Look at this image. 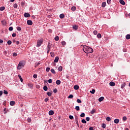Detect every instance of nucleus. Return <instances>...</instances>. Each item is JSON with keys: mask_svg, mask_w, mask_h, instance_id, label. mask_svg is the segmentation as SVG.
Here are the masks:
<instances>
[{"mask_svg": "<svg viewBox=\"0 0 130 130\" xmlns=\"http://www.w3.org/2000/svg\"><path fill=\"white\" fill-rule=\"evenodd\" d=\"M24 66H25V61H21L17 66V70H21L22 69L21 67H24Z\"/></svg>", "mask_w": 130, "mask_h": 130, "instance_id": "nucleus-2", "label": "nucleus"}, {"mask_svg": "<svg viewBox=\"0 0 130 130\" xmlns=\"http://www.w3.org/2000/svg\"><path fill=\"white\" fill-rule=\"evenodd\" d=\"M13 7L15 8V9H17L18 8V4H15L13 5Z\"/></svg>", "mask_w": 130, "mask_h": 130, "instance_id": "nucleus-42", "label": "nucleus"}, {"mask_svg": "<svg viewBox=\"0 0 130 130\" xmlns=\"http://www.w3.org/2000/svg\"><path fill=\"white\" fill-rule=\"evenodd\" d=\"M75 109L76 110H77V111H79L80 110V107L79 106H76L75 107Z\"/></svg>", "mask_w": 130, "mask_h": 130, "instance_id": "nucleus-27", "label": "nucleus"}, {"mask_svg": "<svg viewBox=\"0 0 130 130\" xmlns=\"http://www.w3.org/2000/svg\"><path fill=\"white\" fill-rule=\"evenodd\" d=\"M114 123H118L119 122V119H115L114 120Z\"/></svg>", "mask_w": 130, "mask_h": 130, "instance_id": "nucleus-12", "label": "nucleus"}, {"mask_svg": "<svg viewBox=\"0 0 130 130\" xmlns=\"http://www.w3.org/2000/svg\"><path fill=\"white\" fill-rule=\"evenodd\" d=\"M27 86H28L29 88H33V85L31 84V83H28Z\"/></svg>", "mask_w": 130, "mask_h": 130, "instance_id": "nucleus-33", "label": "nucleus"}, {"mask_svg": "<svg viewBox=\"0 0 130 130\" xmlns=\"http://www.w3.org/2000/svg\"><path fill=\"white\" fill-rule=\"evenodd\" d=\"M53 114H54V112L53 110H50L49 111V115H53Z\"/></svg>", "mask_w": 130, "mask_h": 130, "instance_id": "nucleus-10", "label": "nucleus"}, {"mask_svg": "<svg viewBox=\"0 0 130 130\" xmlns=\"http://www.w3.org/2000/svg\"><path fill=\"white\" fill-rule=\"evenodd\" d=\"M69 118L70 119H74V116L70 115Z\"/></svg>", "mask_w": 130, "mask_h": 130, "instance_id": "nucleus-55", "label": "nucleus"}, {"mask_svg": "<svg viewBox=\"0 0 130 130\" xmlns=\"http://www.w3.org/2000/svg\"><path fill=\"white\" fill-rule=\"evenodd\" d=\"M18 78L20 79L21 83H23L24 82V80H23V78H22V76H21V75H18Z\"/></svg>", "mask_w": 130, "mask_h": 130, "instance_id": "nucleus-14", "label": "nucleus"}, {"mask_svg": "<svg viewBox=\"0 0 130 130\" xmlns=\"http://www.w3.org/2000/svg\"><path fill=\"white\" fill-rule=\"evenodd\" d=\"M27 25H29L30 26H32V25H33V22L32 21V20H27Z\"/></svg>", "mask_w": 130, "mask_h": 130, "instance_id": "nucleus-5", "label": "nucleus"}, {"mask_svg": "<svg viewBox=\"0 0 130 130\" xmlns=\"http://www.w3.org/2000/svg\"><path fill=\"white\" fill-rule=\"evenodd\" d=\"M43 90L44 91H47L48 90V88L46 86H44L43 87Z\"/></svg>", "mask_w": 130, "mask_h": 130, "instance_id": "nucleus-20", "label": "nucleus"}, {"mask_svg": "<svg viewBox=\"0 0 130 130\" xmlns=\"http://www.w3.org/2000/svg\"><path fill=\"white\" fill-rule=\"evenodd\" d=\"M81 122L82 123H87V121H86V120H85V119H83L82 120H81Z\"/></svg>", "mask_w": 130, "mask_h": 130, "instance_id": "nucleus-29", "label": "nucleus"}, {"mask_svg": "<svg viewBox=\"0 0 130 130\" xmlns=\"http://www.w3.org/2000/svg\"><path fill=\"white\" fill-rule=\"evenodd\" d=\"M13 29H14V28H13V26H10V27L9 28V31H13Z\"/></svg>", "mask_w": 130, "mask_h": 130, "instance_id": "nucleus-43", "label": "nucleus"}, {"mask_svg": "<svg viewBox=\"0 0 130 130\" xmlns=\"http://www.w3.org/2000/svg\"><path fill=\"white\" fill-rule=\"evenodd\" d=\"M124 87H125V83L121 84V89H123Z\"/></svg>", "mask_w": 130, "mask_h": 130, "instance_id": "nucleus-36", "label": "nucleus"}, {"mask_svg": "<svg viewBox=\"0 0 130 130\" xmlns=\"http://www.w3.org/2000/svg\"><path fill=\"white\" fill-rule=\"evenodd\" d=\"M102 127H103V128H105V127H106V124L105 123H103L102 125Z\"/></svg>", "mask_w": 130, "mask_h": 130, "instance_id": "nucleus-38", "label": "nucleus"}, {"mask_svg": "<svg viewBox=\"0 0 130 130\" xmlns=\"http://www.w3.org/2000/svg\"><path fill=\"white\" fill-rule=\"evenodd\" d=\"M77 103H82V101H81V100H80V99H77Z\"/></svg>", "mask_w": 130, "mask_h": 130, "instance_id": "nucleus-47", "label": "nucleus"}, {"mask_svg": "<svg viewBox=\"0 0 130 130\" xmlns=\"http://www.w3.org/2000/svg\"><path fill=\"white\" fill-rule=\"evenodd\" d=\"M16 29L17 31H21V30H22V28L20 26H17L16 27Z\"/></svg>", "mask_w": 130, "mask_h": 130, "instance_id": "nucleus-30", "label": "nucleus"}, {"mask_svg": "<svg viewBox=\"0 0 130 130\" xmlns=\"http://www.w3.org/2000/svg\"><path fill=\"white\" fill-rule=\"evenodd\" d=\"M17 53H13V56L15 57V56H17Z\"/></svg>", "mask_w": 130, "mask_h": 130, "instance_id": "nucleus-59", "label": "nucleus"}, {"mask_svg": "<svg viewBox=\"0 0 130 130\" xmlns=\"http://www.w3.org/2000/svg\"><path fill=\"white\" fill-rule=\"evenodd\" d=\"M102 8H105V7H106V2H103L102 4Z\"/></svg>", "mask_w": 130, "mask_h": 130, "instance_id": "nucleus-16", "label": "nucleus"}, {"mask_svg": "<svg viewBox=\"0 0 130 130\" xmlns=\"http://www.w3.org/2000/svg\"><path fill=\"white\" fill-rule=\"evenodd\" d=\"M107 3L108 5H111V0H107Z\"/></svg>", "mask_w": 130, "mask_h": 130, "instance_id": "nucleus-40", "label": "nucleus"}, {"mask_svg": "<svg viewBox=\"0 0 130 130\" xmlns=\"http://www.w3.org/2000/svg\"><path fill=\"white\" fill-rule=\"evenodd\" d=\"M10 105L11 106H14V105H15V101H11L10 102Z\"/></svg>", "mask_w": 130, "mask_h": 130, "instance_id": "nucleus-15", "label": "nucleus"}, {"mask_svg": "<svg viewBox=\"0 0 130 130\" xmlns=\"http://www.w3.org/2000/svg\"><path fill=\"white\" fill-rule=\"evenodd\" d=\"M75 120H78V117L77 115L75 116Z\"/></svg>", "mask_w": 130, "mask_h": 130, "instance_id": "nucleus-62", "label": "nucleus"}, {"mask_svg": "<svg viewBox=\"0 0 130 130\" xmlns=\"http://www.w3.org/2000/svg\"><path fill=\"white\" fill-rule=\"evenodd\" d=\"M68 98H71L72 99V98H74V95L73 94H70L69 95Z\"/></svg>", "mask_w": 130, "mask_h": 130, "instance_id": "nucleus-44", "label": "nucleus"}, {"mask_svg": "<svg viewBox=\"0 0 130 130\" xmlns=\"http://www.w3.org/2000/svg\"><path fill=\"white\" fill-rule=\"evenodd\" d=\"M106 120H107V121H110L111 120V118H110V117H107Z\"/></svg>", "mask_w": 130, "mask_h": 130, "instance_id": "nucleus-34", "label": "nucleus"}, {"mask_svg": "<svg viewBox=\"0 0 130 130\" xmlns=\"http://www.w3.org/2000/svg\"><path fill=\"white\" fill-rule=\"evenodd\" d=\"M54 40L55 41H58V40H59V37L58 36H56Z\"/></svg>", "mask_w": 130, "mask_h": 130, "instance_id": "nucleus-21", "label": "nucleus"}, {"mask_svg": "<svg viewBox=\"0 0 130 130\" xmlns=\"http://www.w3.org/2000/svg\"><path fill=\"white\" fill-rule=\"evenodd\" d=\"M4 94H5V95H8V91L4 90L3 92Z\"/></svg>", "mask_w": 130, "mask_h": 130, "instance_id": "nucleus-48", "label": "nucleus"}, {"mask_svg": "<svg viewBox=\"0 0 130 130\" xmlns=\"http://www.w3.org/2000/svg\"><path fill=\"white\" fill-rule=\"evenodd\" d=\"M103 100H104V97H103V96H101L99 99V102H102V101H103Z\"/></svg>", "mask_w": 130, "mask_h": 130, "instance_id": "nucleus-11", "label": "nucleus"}, {"mask_svg": "<svg viewBox=\"0 0 130 130\" xmlns=\"http://www.w3.org/2000/svg\"><path fill=\"white\" fill-rule=\"evenodd\" d=\"M43 43V39H41L40 40H38L37 44V47H40L41 45Z\"/></svg>", "mask_w": 130, "mask_h": 130, "instance_id": "nucleus-3", "label": "nucleus"}, {"mask_svg": "<svg viewBox=\"0 0 130 130\" xmlns=\"http://www.w3.org/2000/svg\"><path fill=\"white\" fill-rule=\"evenodd\" d=\"M91 114H94V113H95V111L94 110V109H92L90 112Z\"/></svg>", "mask_w": 130, "mask_h": 130, "instance_id": "nucleus-53", "label": "nucleus"}, {"mask_svg": "<svg viewBox=\"0 0 130 130\" xmlns=\"http://www.w3.org/2000/svg\"><path fill=\"white\" fill-rule=\"evenodd\" d=\"M53 92H54V93H57V89L55 88V89L53 90Z\"/></svg>", "mask_w": 130, "mask_h": 130, "instance_id": "nucleus-57", "label": "nucleus"}, {"mask_svg": "<svg viewBox=\"0 0 130 130\" xmlns=\"http://www.w3.org/2000/svg\"><path fill=\"white\" fill-rule=\"evenodd\" d=\"M58 60H59V57H58V56H56L54 60V62H58Z\"/></svg>", "mask_w": 130, "mask_h": 130, "instance_id": "nucleus-8", "label": "nucleus"}, {"mask_svg": "<svg viewBox=\"0 0 130 130\" xmlns=\"http://www.w3.org/2000/svg\"><path fill=\"white\" fill-rule=\"evenodd\" d=\"M27 121H28V122H31V118H28L27 119Z\"/></svg>", "mask_w": 130, "mask_h": 130, "instance_id": "nucleus-52", "label": "nucleus"}, {"mask_svg": "<svg viewBox=\"0 0 130 130\" xmlns=\"http://www.w3.org/2000/svg\"><path fill=\"white\" fill-rule=\"evenodd\" d=\"M49 71H50V68H49V67L47 68L46 69V71L47 73H48V72H49Z\"/></svg>", "mask_w": 130, "mask_h": 130, "instance_id": "nucleus-45", "label": "nucleus"}, {"mask_svg": "<svg viewBox=\"0 0 130 130\" xmlns=\"http://www.w3.org/2000/svg\"><path fill=\"white\" fill-rule=\"evenodd\" d=\"M61 44H62V46H64V45H66V44H67V43H66V41H63L61 42Z\"/></svg>", "mask_w": 130, "mask_h": 130, "instance_id": "nucleus-28", "label": "nucleus"}, {"mask_svg": "<svg viewBox=\"0 0 130 130\" xmlns=\"http://www.w3.org/2000/svg\"><path fill=\"white\" fill-rule=\"evenodd\" d=\"M51 72L52 74H56L55 71L53 69H51Z\"/></svg>", "mask_w": 130, "mask_h": 130, "instance_id": "nucleus-31", "label": "nucleus"}, {"mask_svg": "<svg viewBox=\"0 0 130 130\" xmlns=\"http://www.w3.org/2000/svg\"><path fill=\"white\" fill-rule=\"evenodd\" d=\"M85 113H82L80 114V117H85Z\"/></svg>", "mask_w": 130, "mask_h": 130, "instance_id": "nucleus-39", "label": "nucleus"}, {"mask_svg": "<svg viewBox=\"0 0 130 130\" xmlns=\"http://www.w3.org/2000/svg\"><path fill=\"white\" fill-rule=\"evenodd\" d=\"M48 82L49 84H51V83H52V79H50L48 80Z\"/></svg>", "mask_w": 130, "mask_h": 130, "instance_id": "nucleus-46", "label": "nucleus"}, {"mask_svg": "<svg viewBox=\"0 0 130 130\" xmlns=\"http://www.w3.org/2000/svg\"><path fill=\"white\" fill-rule=\"evenodd\" d=\"M58 71H59V72H61L62 71V66H59L58 68Z\"/></svg>", "mask_w": 130, "mask_h": 130, "instance_id": "nucleus-18", "label": "nucleus"}, {"mask_svg": "<svg viewBox=\"0 0 130 130\" xmlns=\"http://www.w3.org/2000/svg\"><path fill=\"white\" fill-rule=\"evenodd\" d=\"M50 55L52 57H54V52H50Z\"/></svg>", "mask_w": 130, "mask_h": 130, "instance_id": "nucleus-32", "label": "nucleus"}, {"mask_svg": "<svg viewBox=\"0 0 130 130\" xmlns=\"http://www.w3.org/2000/svg\"><path fill=\"white\" fill-rule=\"evenodd\" d=\"M86 121H90V118L89 117H86Z\"/></svg>", "mask_w": 130, "mask_h": 130, "instance_id": "nucleus-54", "label": "nucleus"}, {"mask_svg": "<svg viewBox=\"0 0 130 130\" xmlns=\"http://www.w3.org/2000/svg\"><path fill=\"white\" fill-rule=\"evenodd\" d=\"M74 90H79V85H74Z\"/></svg>", "mask_w": 130, "mask_h": 130, "instance_id": "nucleus-13", "label": "nucleus"}, {"mask_svg": "<svg viewBox=\"0 0 130 130\" xmlns=\"http://www.w3.org/2000/svg\"><path fill=\"white\" fill-rule=\"evenodd\" d=\"M73 29H74L75 30H78V26L77 25H74L73 26Z\"/></svg>", "mask_w": 130, "mask_h": 130, "instance_id": "nucleus-35", "label": "nucleus"}, {"mask_svg": "<svg viewBox=\"0 0 130 130\" xmlns=\"http://www.w3.org/2000/svg\"><path fill=\"white\" fill-rule=\"evenodd\" d=\"M126 39H127V40H128L130 39V35L128 34L126 36Z\"/></svg>", "mask_w": 130, "mask_h": 130, "instance_id": "nucleus-22", "label": "nucleus"}, {"mask_svg": "<svg viewBox=\"0 0 130 130\" xmlns=\"http://www.w3.org/2000/svg\"><path fill=\"white\" fill-rule=\"evenodd\" d=\"M21 6H25V3L24 2H21Z\"/></svg>", "mask_w": 130, "mask_h": 130, "instance_id": "nucleus-63", "label": "nucleus"}, {"mask_svg": "<svg viewBox=\"0 0 130 130\" xmlns=\"http://www.w3.org/2000/svg\"><path fill=\"white\" fill-rule=\"evenodd\" d=\"M48 100H49V99L47 98L45 99L44 101H45V102H47L48 101Z\"/></svg>", "mask_w": 130, "mask_h": 130, "instance_id": "nucleus-58", "label": "nucleus"}, {"mask_svg": "<svg viewBox=\"0 0 130 130\" xmlns=\"http://www.w3.org/2000/svg\"><path fill=\"white\" fill-rule=\"evenodd\" d=\"M47 95H48L49 96V97H50L51 96V95H52V93L49 91H48V92H47Z\"/></svg>", "mask_w": 130, "mask_h": 130, "instance_id": "nucleus-25", "label": "nucleus"}, {"mask_svg": "<svg viewBox=\"0 0 130 130\" xmlns=\"http://www.w3.org/2000/svg\"><path fill=\"white\" fill-rule=\"evenodd\" d=\"M16 36H17V34L13 32L12 34V37H16Z\"/></svg>", "mask_w": 130, "mask_h": 130, "instance_id": "nucleus-49", "label": "nucleus"}, {"mask_svg": "<svg viewBox=\"0 0 130 130\" xmlns=\"http://www.w3.org/2000/svg\"><path fill=\"white\" fill-rule=\"evenodd\" d=\"M3 91L1 90L0 91V96H2V95H3Z\"/></svg>", "mask_w": 130, "mask_h": 130, "instance_id": "nucleus-64", "label": "nucleus"}, {"mask_svg": "<svg viewBox=\"0 0 130 130\" xmlns=\"http://www.w3.org/2000/svg\"><path fill=\"white\" fill-rule=\"evenodd\" d=\"M59 18L60 19H63V18H64V14H60Z\"/></svg>", "mask_w": 130, "mask_h": 130, "instance_id": "nucleus-17", "label": "nucleus"}, {"mask_svg": "<svg viewBox=\"0 0 130 130\" xmlns=\"http://www.w3.org/2000/svg\"><path fill=\"white\" fill-rule=\"evenodd\" d=\"M7 44H8V45H11V44H12V41H11V40L8 41Z\"/></svg>", "mask_w": 130, "mask_h": 130, "instance_id": "nucleus-37", "label": "nucleus"}, {"mask_svg": "<svg viewBox=\"0 0 130 130\" xmlns=\"http://www.w3.org/2000/svg\"><path fill=\"white\" fill-rule=\"evenodd\" d=\"M33 78L34 79H37V74H34Z\"/></svg>", "mask_w": 130, "mask_h": 130, "instance_id": "nucleus-51", "label": "nucleus"}, {"mask_svg": "<svg viewBox=\"0 0 130 130\" xmlns=\"http://www.w3.org/2000/svg\"><path fill=\"white\" fill-rule=\"evenodd\" d=\"M83 51L85 53H92V52L94 51V50H93L91 47L89 46L84 45L83 46Z\"/></svg>", "mask_w": 130, "mask_h": 130, "instance_id": "nucleus-1", "label": "nucleus"}, {"mask_svg": "<svg viewBox=\"0 0 130 130\" xmlns=\"http://www.w3.org/2000/svg\"><path fill=\"white\" fill-rule=\"evenodd\" d=\"M95 89H92L90 91V92L91 94H95Z\"/></svg>", "mask_w": 130, "mask_h": 130, "instance_id": "nucleus-24", "label": "nucleus"}, {"mask_svg": "<svg viewBox=\"0 0 130 130\" xmlns=\"http://www.w3.org/2000/svg\"><path fill=\"white\" fill-rule=\"evenodd\" d=\"M97 37L98 38H101L102 37V36H101V34H98L97 35Z\"/></svg>", "mask_w": 130, "mask_h": 130, "instance_id": "nucleus-41", "label": "nucleus"}, {"mask_svg": "<svg viewBox=\"0 0 130 130\" xmlns=\"http://www.w3.org/2000/svg\"><path fill=\"white\" fill-rule=\"evenodd\" d=\"M61 83V81H60V80H56V85H60Z\"/></svg>", "mask_w": 130, "mask_h": 130, "instance_id": "nucleus-19", "label": "nucleus"}, {"mask_svg": "<svg viewBox=\"0 0 130 130\" xmlns=\"http://www.w3.org/2000/svg\"><path fill=\"white\" fill-rule=\"evenodd\" d=\"M110 86H111V87H114V86H115V82H113V81H111L109 83Z\"/></svg>", "mask_w": 130, "mask_h": 130, "instance_id": "nucleus-7", "label": "nucleus"}, {"mask_svg": "<svg viewBox=\"0 0 130 130\" xmlns=\"http://www.w3.org/2000/svg\"><path fill=\"white\" fill-rule=\"evenodd\" d=\"M98 33V31L97 30L93 31L94 35H97Z\"/></svg>", "mask_w": 130, "mask_h": 130, "instance_id": "nucleus-50", "label": "nucleus"}, {"mask_svg": "<svg viewBox=\"0 0 130 130\" xmlns=\"http://www.w3.org/2000/svg\"><path fill=\"white\" fill-rule=\"evenodd\" d=\"M24 16L25 17V18H29L31 17V15L28 13H25L24 14Z\"/></svg>", "mask_w": 130, "mask_h": 130, "instance_id": "nucleus-6", "label": "nucleus"}, {"mask_svg": "<svg viewBox=\"0 0 130 130\" xmlns=\"http://www.w3.org/2000/svg\"><path fill=\"white\" fill-rule=\"evenodd\" d=\"M51 48V45H50V43H48L46 48L47 50V54L49 53V51H50Z\"/></svg>", "mask_w": 130, "mask_h": 130, "instance_id": "nucleus-4", "label": "nucleus"}, {"mask_svg": "<svg viewBox=\"0 0 130 130\" xmlns=\"http://www.w3.org/2000/svg\"><path fill=\"white\" fill-rule=\"evenodd\" d=\"M119 3L120 4H121V5H122L123 6H124V5H125V2H124V1L123 0H120Z\"/></svg>", "mask_w": 130, "mask_h": 130, "instance_id": "nucleus-9", "label": "nucleus"}, {"mask_svg": "<svg viewBox=\"0 0 130 130\" xmlns=\"http://www.w3.org/2000/svg\"><path fill=\"white\" fill-rule=\"evenodd\" d=\"M89 130H94V127H90L89 128Z\"/></svg>", "mask_w": 130, "mask_h": 130, "instance_id": "nucleus-61", "label": "nucleus"}, {"mask_svg": "<svg viewBox=\"0 0 130 130\" xmlns=\"http://www.w3.org/2000/svg\"><path fill=\"white\" fill-rule=\"evenodd\" d=\"M5 9H6V8L4 6L0 7V11H5Z\"/></svg>", "mask_w": 130, "mask_h": 130, "instance_id": "nucleus-23", "label": "nucleus"}, {"mask_svg": "<svg viewBox=\"0 0 130 130\" xmlns=\"http://www.w3.org/2000/svg\"><path fill=\"white\" fill-rule=\"evenodd\" d=\"M6 110H7V109L6 108H5L4 109V114H6V113H7V111H6Z\"/></svg>", "mask_w": 130, "mask_h": 130, "instance_id": "nucleus-60", "label": "nucleus"}, {"mask_svg": "<svg viewBox=\"0 0 130 130\" xmlns=\"http://www.w3.org/2000/svg\"><path fill=\"white\" fill-rule=\"evenodd\" d=\"M122 119H123V120H124V121H125V120H126V119H127V118H126V117L124 116V117H123Z\"/></svg>", "mask_w": 130, "mask_h": 130, "instance_id": "nucleus-56", "label": "nucleus"}, {"mask_svg": "<svg viewBox=\"0 0 130 130\" xmlns=\"http://www.w3.org/2000/svg\"><path fill=\"white\" fill-rule=\"evenodd\" d=\"M71 10H72L73 12H75V11H76V7L73 6V7L71 8Z\"/></svg>", "mask_w": 130, "mask_h": 130, "instance_id": "nucleus-26", "label": "nucleus"}]
</instances>
